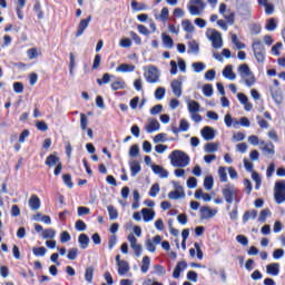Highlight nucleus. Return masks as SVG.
Here are the masks:
<instances>
[{
	"instance_id": "1",
	"label": "nucleus",
	"mask_w": 285,
	"mask_h": 285,
	"mask_svg": "<svg viewBox=\"0 0 285 285\" xmlns=\"http://www.w3.org/2000/svg\"><path fill=\"white\" fill-rule=\"evenodd\" d=\"M170 164L174 168H186L190 164L188 154L181 150H174L170 156Z\"/></svg>"
},
{
	"instance_id": "2",
	"label": "nucleus",
	"mask_w": 285,
	"mask_h": 285,
	"mask_svg": "<svg viewBox=\"0 0 285 285\" xmlns=\"http://www.w3.org/2000/svg\"><path fill=\"white\" fill-rule=\"evenodd\" d=\"M238 73L240 77V83H245L247 88H253L255 86V75L250 71V67L244 63L238 67Z\"/></svg>"
},
{
	"instance_id": "3",
	"label": "nucleus",
	"mask_w": 285,
	"mask_h": 285,
	"mask_svg": "<svg viewBox=\"0 0 285 285\" xmlns=\"http://www.w3.org/2000/svg\"><path fill=\"white\" fill-rule=\"evenodd\" d=\"M254 57L258 63H264L266 61V49L264 48V42L256 40L252 45Z\"/></svg>"
},
{
	"instance_id": "4",
	"label": "nucleus",
	"mask_w": 285,
	"mask_h": 285,
	"mask_svg": "<svg viewBox=\"0 0 285 285\" xmlns=\"http://www.w3.org/2000/svg\"><path fill=\"white\" fill-rule=\"evenodd\" d=\"M237 188L233 185H226V187L223 189L222 194L227 204H233V202H237L239 204V200H237Z\"/></svg>"
},
{
	"instance_id": "5",
	"label": "nucleus",
	"mask_w": 285,
	"mask_h": 285,
	"mask_svg": "<svg viewBox=\"0 0 285 285\" xmlns=\"http://www.w3.org/2000/svg\"><path fill=\"white\" fill-rule=\"evenodd\" d=\"M274 199L276 204H284L285 202V180H278L274 187Z\"/></svg>"
},
{
	"instance_id": "6",
	"label": "nucleus",
	"mask_w": 285,
	"mask_h": 285,
	"mask_svg": "<svg viewBox=\"0 0 285 285\" xmlns=\"http://www.w3.org/2000/svg\"><path fill=\"white\" fill-rule=\"evenodd\" d=\"M159 77H161V73H159V69L155 66H149L145 71V79L147 83H159Z\"/></svg>"
},
{
	"instance_id": "7",
	"label": "nucleus",
	"mask_w": 285,
	"mask_h": 285,
	"mask_svg": "<svg viewBox=\"0 0 285 285\" xmlns=\"http://www.w3.org/2000/svg\"><path fill=\"white\" fill-rule=\"evenodd\" d=\"M189 3H194V6H188L189 13L193 17H199V14H202V10L206 8V2H204V0H190Z\"/></svg>"
},
{
	"instance_id": "8",
	"label": "nucleus",
	"mask_w": 285,
	"mask_h": 285,
	"mask_svg": "<svg viewBox=\"0 0 285 285\" xmlns=\"http://www.w3.org/2000/svg\"><path fill=\"white\" fill-rule=\"evenodd\" d=\"M184 79H186V76H179L178 79L171 81L170 86L175 97H181V86L184 83Z\"/></svg>"
},
{
	"instance_id": "9",
	"label": "nucleus",
	"mask_w": 285,
	"mask_h": 285,
	"mask_svg": "<svg viewBox=\"0 0 285 285\" xmlns=\"http://www.w3.org/2000/svg\"><path fill=\"white\" fill-rule=\"evenodd\" d=\"M159 244H161V237L159 235H156L153 239L148 238L145 242V246L148 253H155Z\"/></svg>"
},
{
	"instance_id": "10",
	"label": "nucleus",
	"mask_w": 285,
	"mask_h": 285,
	"mask_svg": "<svg viewBox=\"0 0 285 285\" xmlns=\"http://www.w3.org/2000/svg\"><path fill=\"white\" fill-rule=\"evenodd\" d=\"M200 219H213L217 215V209H210L208 206H203L199 209Z\"/></svg>"
},
{
	"instance_id": "11",
	"label": "nucleus",
	"mask_w": 285,
	"mask_h": 285,
	"mask_svg": "<svg viewBox=\"0 0 285 285\" xmlns=\"http://www.w3.org/2000/svg\"><path fill=\"white\" fill-rule=\"evenodd\" d=\"M148 121L149 122L145 126V130L149 135H153V132H157V130H159V128H161V126L159 125V121H157V119L149 118Z\"/></svg>"
},
{
	"instance_id": "12",
	"label": "nucleus",
	"mask_w": 285,
	"mask_h": 285,
	"mask_svg": "<svg viewBox=\"0 0 285 285\" xmlns=\"http://www.w3.org/2000/svg\"><path fill=\"white\" fill-rule=\"evenodd\" d=\"M202 137L205 139V141H213L215 139V129L213 127L206 126L200 130Z\"/></svg>"
},
{
	"instance_id": "13",
	"label": "nucleus",
	"mask_w": 285,
	"mask_h": 285,
	"mask_svg": "<svg viewBox=\"0 0 285 285\" xmlns=\"http://www.w3.org/2000/svg\"><path fill=\"white\" fill-rule=\"evenodd\" d=\"M90 21H92V16H89L88 18L80 20L78 30L76 31V37H81V35H83L86 28L90 26Z\"/></svg>"
},
{
	"instance_id": "14",
	"label": "nucleus",
	"mask_w": 285,
	"mask_h": 285,
	"mask_svg": "<svg viewBox=\"0 0 285 285\" xmlns=\"http://www.w3.org/2000/svg\"><path fill=\"white\" fill-rule=\"evenodd\" d=\"M187 268L188 264L186 263V261L178 262L173 273L174 279H179V277H181V272L186 271Z\"/></svg>"
},
{
	"instance_id": "15",
	"label": "nucleus",
	"mask_w": 285,
	"mask_h": 285,
	"mask_svg": "<svg viewBox=\"0 0 285 285\" xmlns=\"http://www.w3.org/2000/svg\"><path fill=\"white\" fill-rule=\"evenodd\" d=\"M223 77L225 79H228V81H235V79H237V75H235V72H233V65H227L223 69Z\"/></svg>"
},
{
	"instance_id": "16",
	"label": "nucleus",
	"mask_w": 285,
	"mask_h": 285,
	"mask_svg": "<svg viewBox=\"0 0 285 285\" xmlns=\"http://www.w3.org/2000/svg\"><path fill=\"white\" fill-rule=\"evenodd\" d=\"M271 95H272V99L275 101V104H277V106H279V104H282V101H284V98L282 95V89L271 88Z\"/></svg>"
},
{
	"instance_id": "17",
	"label": "nucleus",
	"mask_w": 285,
	"mask_h": 285,
	"mask_svg": "<svg viewBox=\"0 0 285 285\" xmlns=\"http://www.w3.org/2000/svg\"><path fill=\"white\" fill-rule=\"evenodd\" d=\"M151 169L155 175L160 177V179H168V170H166L164 167L159 165H153Z\"/></svg>"
},
{
	"instance_id": "18",
	"label": "nucleus",
	"mask_w": 285,
	"mask_h": 285,
	"mask_svg": "<svg viewBox=\"0 0 285 285\" xmlns=\"http://www.w3.org/2000/svg\"><path fill=\"white\" fill-rule=\"evenodd\" d=\"M181 27H183V30L185 32H187L186 37H190V35H193V32H195V26L188 19H185L181 21Z\"/></svg>"
},
{
	"instance_id": "19",
	"label": "nucleus",
	"mask_w": 285,
	"mask_h": 285,
	"mask_svg": "<svg viewBox=\"0 0 285 285\" xmlns=\"http://www.w3.org/2000/svg\"><path fill=\"white\" fill-rule=\"evenodd\" d=\"M129 168H130L131 177H137V175L141 173V165L137 160H130Z\"/></svg>"
},
{
	"instance_id": "20",
	"label": "nucleus",
	"mask_w": 285,
	"mask_h": 285,
	"mask_svg": "<svg viewBox=\"0 0 285 285\" xmlns=\"http://www.w3.org/2000/svg\"><path fill=\"white\" fill-rule=\"evenodd\" d=\"M267 275H272L273 277H277L279 275V263H272L266 266Z\"/></svg>"
},
{
	"instance_id": "21",
	"label": "nucleus",
	"mask_w": 285,
	"mask_h": 285,
	"mask_svg": "<svg viewBox=\"0 0 285 285\" xmlns=\"http://www.w3.org/2000/svg\"><path fill=\"white\" fill-rule=\"evenodd\" d=\"M29 207H30L32 210H39V208H41V199H39V196L32 195V196L29 198Z\"/></svg>"
},
{
	"instance_id": "22",
	"label": "nucleus",
	"mask_w": 285,
	"mask_h": 285,
	"mask_svg": "<svg viewBox=\"0 0 285 285\" xmlns=\"http://www.w3.org/2000/svg\"><path fill=\"white\" fill-rule=\"evenodd\" d=\"M141 215L145 223L153 222V219H155V212L150 208H142Z\"/></svg>"
},
{
	"instance_id": "23",
	"label": "nucleus",
	"mask_w": 285,
	"mask_h": 285,
	"mask_svg": "<svg viewBox=\"0 0 285 285\" xmlns=\"http://www.w3.org/2000/svg\"><path fill=\"white\" fill-rule=\"evenodd\" d=\"M237 12L240 17H250V7L248 3H240L237 6Z\"/></svg>"
},
{
	"instance_id": "24",
	"label": "nucleus",
	"mask_w": 285,
	"mask_h": 285,
	"mask_svg": "<svg viewBox=\"0 0 285 285\" xmlns=\"http://www.w3.org/2000/svg\"><path fill=\"white\" fill-rule=\"evenodd\" d=\"M78 244L82 250H86V248H88L90 245V237H88L86 234H80L78 237Z\"/></svg>"
},
{
	"instance_id": "25",
	"label": "nucleus",
	"mask_w": 285,
	"mask_h": 285,
	"mask_svg": "<svg viewBox=\"0 0 285 285\" xmlns=\"http://www.w3.org/2000/svg\"><path fill=\"white\" fill-rule=\"evenodd\" d=\"M46 166H48L49 168H52V166H57L60 164V159L57 155L51 154L47 157L46 161H45Z\"/></svg>"
},
{
	"instance_id": "26",
	"label": "nucleus",
	"mask_w": 285,
	"mask_h": 285,
	"mask_svg": "<svg viewBox=\"0 0 285 285\" xmlns=\"http://www.w3.org/2000/svg\"><path fill=\"white\" fill-rule=\"evenodd\" d=\"M265 30H267V32H275V30H277V19L275 18L267 19L265 24Z\"/></svg>"
},
{
	"instance_id": "27",
	"label": "nucleus",
	"mask_w": 285,
	"mask_h": 285,
	"mask_svg": "<svg viewBox=\"0 0 285 285\" xmlns=\"http://www.w3.org/2000/svg\"><path fill=\"white\" fill-rule=\"evenodd\" d=\"M131 10L134 12H141L144 10H148V6L144 2H138L137 0L131 1Z\"/></svg>"
},
{
	"instance_id": "28",
	"label": "nucleus",
	"mask_w": 285,
	"mask_h": 285,
	"mask_svg": "<svg viewBox=\"0 0 285 285\" xmlns=\"http://www.w3.org/2000/svg\"><path fill=\"white\" fill-rule=\"evenodd\" d=\"M199 108H200L199 102H197L196 100H189L187 102V109H188V112H190V115L199 112Z\"/></svg>"
},
{
	"instance_id": "29",
	"label": "nucleus",
	"mask_w": 285,
	"mask_h": 285,
	"mask_svg": "<svg viewBox=\"0 0 285 285\" xmlns=\"http://www.w3.org/2000/svg\"><path fill=\"white\" fill-rule=\"evenodd\" d=\"M188 53L189 55H199V42L195 41V40H190L188 42Z\"/></svg>"
},
{
	"instance_id": "30",
	"label": "nucleus",
	"mask_w": 285,
	"mask_h": 285,
	"mask_svg": "<svg viewBox=\"0 0 285 285\" xmlns=\"http://www.w3.org/2000/svg\"><path fill=\"white\" fill-rule=\"evenodd\" d=\"M116 72H135V65L122 63L116 68Z\"/></svg>"
},
{
	"instance_id": "31",
	"label": "nucleus",
	"mask_w": 285,
	"mask_h": 285,
	"mask_svg": "<svg viewBox=\"0 0 285 285\" xmlns=\"http://www.w3.org/2000/svg\"><path fill=\"white\" fill-rule=\"evenodd\" d=\"M209 41L212 42L213 48L216 50L224 47V40L222 37H209Z\"/></svg>"
},
{
	"instance_id": "32",
	"label": "nucleus",
	"mask_w": 285,
	"mask_h": 285,
	"mask_svg": "<svg viewBox=\"0 0 285 285\" xmlns=\"http://www.w3.org/2000/svg\"><path fill=\"white\" fill-rule=\"evenodd\" d=\"M186 198V191H177V190H173L168 193V199H185Z\"/></svg>"
},
{
	"instance_id": "33",
	"label": "nucleus",
	"mask_w": 285,
	"mask_h": 285,
	"mask_svg": "<svg viewBox=\"0 0 285 285\" xmlns=\"http://www.w3.org/2000/svg\"><path fill=\"white\" fill-rule=\"evenodd\" d=\"M33 12L35 14H37V19H39V21L43 19L45 13H43V9H41V2L36 1V3L33 4Z\"/></svg>"
},
{
	"instance_id": "34",
	"label": "nucleus",
	"mask_w": 285,
	"mask_h": 285,
	"mask_svg": "<svg viewBox=\"0 0 285 285\" xmlns=\"http://www.w3.org/2000/svg\"><path fill=\"white\" fill-rule=\"evenodd\" d=\"M94 277H95V268L92 266L87 267L85 272V279L87 284H92Z\"/></svg>"
},
{
	"instance_id": "35",
	"label": "nucleus",
	"mask_w": 285,
	"mask_h": 285,
	"mask_svg": "<svg viewBox=\"0 0 285 285\" xmlns=\"http://www.w3.org/2000/svg\"><path fill=\"white\" fill-rule=\"evenodd\" d=\"M128 271H130V266L128 265V262L121 261V263L118 264V274L126 275Z\"/></svg>"
},
{
	"instance_id": "36",
	"label": "nucleus",
	"mask_w": 285,
	"mask_h": 285,
	"mask_svg": "<svg viewBox=\"0 0 285 285\" xmlns=\"http://www.w3.org/2000/svg\"><path fill=\"white\" fill-rule=\"evenodd\" d=\"M125 88H126V81H124L122 79H118L111 83V90L114 91L124 90Z\"/></svg>"
},
{
	"instance_id": "37",
	"label": "nucleus",
	"mask_w": 285,
	"mask_h": 285,
	"mask_svg": "<svg viewBox=\"0 0 285 285\" xmlns=\"http://www.w3.org/2000/svg\"><path fill=\"white\" fill-rule=\"evenodd\" d=\"M213 186H215V179L213 178V176H206L204 179L205 190H213Z\"/></svg>"
},
{
	"instance_id": "38",
	"label": "nucleus",
	"mask_w": 285,
	"mask_h": 285,
	"mask_svg": "<svg viewBox=\"0 0 285 285\" xmlns=\"http://www.w3.org/2000/svg\"><path fill=\"white\" fill-rule=\"evenodd\" d=\"M57 237V232L52 228H48L42 230V238L43 239H55Z\"/></svg>"
},
{
	"instance_id": "39",
	"label": "nucleus",
	"mask_w": 285,
	"mask_h": 285,
	"mask_svg": "<svg viewBox=\"0 0 285 285\" xmlns=\"http://www.w3.org/2000/svg\"><path fill=\"white\" fill-rule=\"evenodd\" d=\"M149 269H150V257L144 256L140 271H141V273H144L146 275V273H148Z\"/></svg>"
},
{
	"instance_id": "40",
	"label": "nucleus",
	"mask_w": 285,
	"mask_h": 285,
	"mask_svg": "<svg viewBox=\"0 0 285 285\" xmlns=\"http://www.w3.org/2000/svg\"><path fill=\"white\" fill-rule=\"evenodd\" d=\"M205 153H217L219 150V145L216 142H207L204 147Z\"/></svg>"
},
{
	"instance_id": "41",
	"label": "nucleus",
	"mask_w": 285,
	"mask_h": 285,
	"mask_svg": "<svg viewBox=\"0 0 285 285\" xmlns=\"http://www.w3.org/2000/svg\"><path fill=\"white\" fill-rule=\"evenodd\" d=\"M32 253L35 257H46L48 249H46V247H33Z\"/></svg>"
},
{
	"instance_id": "42",
	"label": "nucleus",
	"mask_w": 285,
	"mask_h": 285,
	"mask_svg": "<svg viewBox=\"0 0 285 285\" xmlns=\"http://www.w3.org/2000/svg\"><path fill=\"white\" fill-rule=\"evenodd\" d=\"M191 68H193L194 72H196V73L204 72V70H206V63L193 62Z\"/></svg>"
},
{
	"instance_id": "43",
	"label": "nucleus",
	"mask_w": 285,
	"mask_h": 285,
	"mask_svg": "<svg viewBox=\"0 0 285 285\" xmlns=\"http://www.w3.org/2000/svg\"><path fill=\"white\" fill-rule=\"evenodd\" d=\"M107 210L109 213V219H111V222H115V219H117L119 217V213L112 205H109L107 207Z\"/></svg>"
},
{
	"instance_id": "44",
	"label": "nucleus",
	"mask_w": 285,
	"mask_h": 285,
	"mask_svg": "<svg viewBox=\"0 0 285 285\" xmlns=\"http://www.w3.org/2000/svg\"><path fill=\"white\" fill-rule=\"evenodd\" d=\"M163 46L164 48H167L168 50L173 49L175 46V41L171 37H163Z\"/></svg>"
},
{
	"instance_id": "45",
	"label": "nucleus",
	"mask_w": 285,
	"mask_h": 285,
	"mask_svg": "<svg viewBox=\"0 0 285 285\" xmlns=\"http://www.w3.org/2000/svg\"><path fill=\"white\" fill-rule=\"evenodd\" d=\"M232 43H234L236 50H244L246 48V45L238 37H232Z\"/></svg>"
},
{
	"instance_id": "46",
	"label": "nucleus",
	"mask_w": 285,
	"mask_h": 285,
	"mask_svg": "<svg viewBox=\"0 0 285 285\" xmlns=\"http://www.w3.org/2000/svg\"><path fill=\"white\" fill-rule=\"evenodd\" d=\"M160 190L159 183H155L149 189V197H157Z\"/></svg>"
},
{
	"instance_id": "47",
	"label": "nucleus",
	"mask_w": 285,
	"mask_h": 285,
	"mask_svg": "<svg viewBox=\"0 0 285 285\" xmlns=\"http://www.w3.org/2000/svg\"><path fill=\"white\" fill-rule=\"evenodd\" d=\"M62 180L67 188H73L75 184H72V176L70 174H65Z\"/></svg>"
},
{
	"instance_id": "48",
	"label": "nucleus",
	"mask_w": 285,
	"mask_h": 285,
	"mask_svg": "<svg viewBox=\"0 0 285 285\" xmlns=\"http://www.w3.org/2000/svg\"><path fill=\"white\" fill-rule=\"evenodd\" d=\"M164 97H166V88H164V87L157 88L155 91V98L158 101H161V99H164Z\"/></svg>"
},
{
	"instance_id": "49",
	"label": "nucleus",
	"mask_w": 285,
	"mask_h": 285,
	"mask_svg": "<svg viewBox=\"0 0 285 285\" xmlns=\"http://www.w3.org/2000/svg\"><path fill=\"white\" fill-rule=\"evenodd\" d=\"M213 92H214L213 85L210 83L204 85L203 87L204 97H213Z\"/></svg>"
},
{
	"instance_id": "50",
	"label": "nucleus",
	"mask_w": 285,
	"mask_h": 285,
	"mask_svg": "<svg viewBox=\"0 0 285 285\" xmlns=\"http://www.w3.org/2000/svg\"><path fill=\"white\" fill-rule=\"evenodd\" d=\"M263 151L265 155H275V145H273V142H268L263 147Z\"/></svg>"
},
{
	"instance_id": "51",
	"label": "nucleus",
	"mask_w": 285,
	"mask_h": 285,
	"mask_svg": "<svg viewBox=\"0 0 285 285\" xmlns=\"http://www.w3.org/2000/svg\"><path fill=\"white\" fill-rule=\"evenodd\" d=\"M271 216V209L265 208L261 212V215L258 217V222L259 224H264V222H266V218Z\"/></svg>"
},
{
	"instance_id": "52",
	"label": "nucleus",
	"mask_w": 285,
	"mask_h": 285,
	"mask_svg": "<svg viewBox=\"0 0 285 285\" xmlns=\"http://www.w3.org/2000/svg\"><path fill=\"white\" fill-rule=\"evenodd\" d=\"M39 55H40V51L37 48H31V49H28L27 51L28 59H37Z\"/></svg>"
},
{
	"instance_id": "53",
	"label": "nucleus",
	"mask_w": 285,
	"mask_h": 285,
	"mask_svg": "<svg viewBox=\"0 0 285 285\" xmlns=\"http://www.w3.org/2000/svg\"><path fill=\"white\" fill-rule=\"evenodd\" d=\"M169 17H170V11L168 10L167 7H164L159 14L160 21H168Z\"/></svg>"
},
{
	"instance_id": "54",
	"label": "nucleus",
	"mask_w": 285,
	"mask_h": 285,
	"mask_svg": "<svg viewBox=\"0 0 285 285\" xmlns=\"http://www.w3.org/2000/svg\"><path fill=\"white\" fill-rule=\"evenodd\" d=\"M218 177L220 181L226 183L228 181V175L226 174V168L225 167H219L218 168Z\"/></svg>"
},
{
	"instance_id": "55",
	"label": "nucleus",
	"mask_w": 285,
	"mask_h": 285,
	"mask_svg": "<svg viewBox=\"0 0 285 285\" xmlns=\"http://www.w3.org/2000/svg\"><path fill=\"white\" fill-rule=\"evenodd\" d=\"M80 128L81 130H88V117L86 114H80Z\"/></svg>"
},
{
	"instance_id": "56",
	"label": "nucleus",
	"mask_w": 285,
	"mask_h": 285,
	"mask_svg": "<svg viewBox=\"0 0 285 285\" xmlns=\"http://www.w3.org/2000/svg\"><path fill=\"white\" fill-rule=\"evenodd\" d=\"M79 255L78 248H71L68 252L67 259H70L71 262H75L77 259V256Z\"/></svg>"
},
{
	"instance_id": "57",
	"label": "nucleus",
	"mask_w": 285,
	"mask_h": 285,
	"mask_svg": "<svg viewBox=\"0 0 285 285\" xmlns=\"http://www.w3.org/2000/svg\"><path fill=\"white\" fill-rule=\"evenodd\" d=\"M250 35H259L262 32V24L253 23L249 26Z\"/></svg>"
},
{
	"instance_id": "58",
	"label": "nucleus",
	"mask_w": 285,
	"mask_h": 285,
	"mask_svg": "<svg viewBox=\"0 0 285 285\" xmlns=\"http://www.w3.org/2000/svg\"><path fill=\"white\" fill-rule=\"evenodd\" d=\"M154 273L160 277H164V275H166V268L161 265H154Z\"/></svg>"
},
{
	"instance_id": "59",
	"label": "nucleus",
	"mask_w": 285,
	"mask_h": 285,
	"mask_svg": "<svg viewBox=\"0 0 285 285\" xmlns=\"http://www.w3.org/2000/svg\"><path fill=\"white\" fill-rule=\"evenodd\" d=\"M75 228H76V230H78V233H83V230H86V228H88V226L86 225V223L83 220H77L75 224Z\"/></svg>"
},
{
	"instance_id": "60",
	"label": "nucleus",
	"mask_w": 285,
	"mask_h": 285,
	"mask_svg": "<svg viewBox=\"0 0 285 285\" xmlns=\"http://www.w3.org/2000/svg\"><path fill=\"white\" fill-rule=\"evenodd\" d=\"M70 239H72V236H70V233H68L67 230H65L60 234L61 244H68V242H70Z\"/></svg>"
},
{
	"instance_id": "61",
	"label": "nucleus",
	"mask_w": 285,
	"mask_h": 285,
	"mask_svg": "<svg viewBox=\"0 0 285 285\" xmlns=\"http://www.w3.org/2000/svg\"><path fill=\"white\" fill-rule=\"evenodd\" d=\"M127 239H128L131 248H137V247L141 246V245L137 244V237H135V234H129Z\"/></svg>"
},
{
	"instance_id": "62",
	"label": "nucleus",
	"mask_w": 285,
	"mask_h": 285,
	"mask_svg": "<svg viewBox=\"0 0 285 285\" xmlns=\"http://www.w3.org/2000/svg\"><path fill=\"white\" fill-rule=\"evenodd\" d=\"M205 37H222V32H219L217 29L208 28Z\"/></svg>"
},
{
	"instance_id": "63",
	"label": "nucleus",
	"mask_w": 285,
	"mask_h": 285,
	"mask_svg": "<svg viewBox=\"0 0 285 285\" xmlns=\"http://www.w3.org/2000/svg\"><path fill=\"white\" fill-rule=\"evenodd\" d=\"M217 72L212 69L205 72V79L206 81H215V77H216Z\"/></svg>"
},
{
	"instance_id": "64",
	"label": "nucleus",
	"mask_w": 285,
	"mask_h": 285,
	"mask_svg": "<svg viewBox=\"0 0 285 285\" xmlns=\"http://www.w3.org/2000/svg\"><path fill=\"white\" fill-rule=\"evenodd\" d=\"M120 48H130L132 40L130 38H122L119 42Z\"/></svg>"
}]
</instances>
